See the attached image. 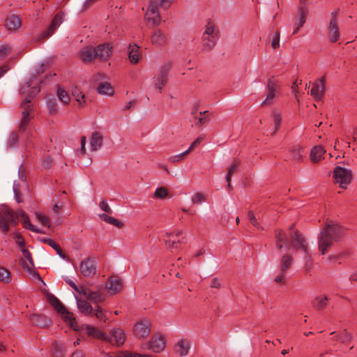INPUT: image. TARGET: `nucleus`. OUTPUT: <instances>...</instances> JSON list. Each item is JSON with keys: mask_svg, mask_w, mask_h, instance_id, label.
I'll return each instance as SVG.
<instances>
[{"mask_svg": "<svg viewBox=\"0 0 357 357\" xmlns=\"http://www.w3.org/2000/svg\"><path fill=\"white\" fill-rule=\"evenodd\" d=\"M291 231L289 236L284 234L282 230H278L275 233L276 245L279 249L284 248L285 250L294 249L296 250H302L304 253L305 260V266L308 269L311 266V254L308 250V246L305 238L297 231Z\"/></svg>", "mask_w": 357, "mask_h": 357, "instance_id": "1", "label": "nucleus"}, {"mask_svg": "<svg viewBox=\"0 0 357 357\" xmlns=\"http://www.w3.org/2000/svg\"><path fill=\"white\" fill-rule=\"evenodd\" d=\"M22 222L24 227L37 234H43V231L30 222L28 215L21 209L13 211L8 206L2 205L0 211V229L4 234H7L10 227H16L18 220Z\"/></svg>", "mask_w": 357, "mask_h": 357, "instance_id": "2", "label": "nucleus"}, {"mask_svg": "<svg viewBox=\"0 0 357 357\" xmlns=\"http://www.w3.org/2000/svg\"><path fill=\"white\" fill-rule=\"evenodd\" d=\"M342 227L332 222L327 223L318 236L319 250L324 255L334 242L337 241L343 236Z\"/></svg>", "mask_w": 357, "mask_h": 357, "instance_id": "3", "label": "nucleus"}, {"mask_svg": "<svg viewBox=\"0 0 357 357\" xmlns=\"http://www.w3.org/2000/svg\"><path fill=\"white\" fill-rule=\"evenodd\" d=\"M31 98H26L24 101L21 103V107L23 108L22 112V120L19 127V132H20V137L22 139L26 140L24 144L28 146L29 143H31L30 140V132L27 130L29 122L30 120L29 113L31 111Z\"/></svg>", "mask_w": 357, "mask_h": 357, "instance_id": "4", "label": "nucleus"}, {"mask_svg": "<svg viewBox=\"0 0 357 357\" xmlns=\"http://www.w3.org/2000/svg\"><path fill=\"white\" fill-rule=\"evenodd\" d=\"M333 178L340 188L345 189L351 183L352 172L349 169L338 166L334 169Z\"/></svg>", "mask_w": 357, "mask_h": 357, "instance_id": "5", "label": "nucleus"}, {"mask_svg": "<svg viewBox=\"0 0 357 357\" xmlns=\"http://www.w3.org/2000/svg\"><path fill=\"white\" fill-rule=\"evenodd\" d=\"M218 40L217 33L215 31L214 25L208 22L205 27L202 35V45L206 50L212 49Z\"/></svg>", "mask_w": 357, "mask_h": 357, "instance_id": "6", "label": "nucleus"}, {"mask_svg": "<svg viewBox=\"0 0 357 357\" xmlns=\"http://www.w3.org/2000/svg\"><path fill=\"white\" fill-rule=\"evenodd\" d=\"M339 10H333L330 14L328 24V38L331 43L337 42L340 36L338 25Z\"/></svg>", "mask_w": 357, "mask_h": 357, "instance_id": "7", "label": "nucleus"}, {"mask_svg": "<svg viewBox=\"0 0 357 357\" xmlns=\"http://www.w3.org/2000/svg\"><path fill=\"white\" fill-rule=\"evenodd\" d=\"M267 94L266 98L262 102L261 105L266 106L272 105L275 98L280 93V86L276 79L273 77H270L266 84Z\"/></svg>", "mask_w": 357, "mask_h": 357, "instance_id": "8", "label": "nucleus"}, {"mask_svg": "<svg viewBox=\"0 0 357 357\" xmlns=\"http://www.w3.org/2000/svg\"><path fill=\"white\" fill-rule=\"evenodd\" d=\"M145 19L153 26H158L161 23V16L159 14L157 0H149L147 10L145 13Z\"/></svg>", "mask_w": 357, "mask_h": 357, "instance_id": "9", "label": "nucleus"}, {"mask_svg": "<svg viewBox=\"0 0 357 357\" xmlns=\"http://www.w3.org/2000/svg\"><path fill=\"white\" fill-rule=\"evenodd\" d=\"M151 325L149 320L141 319L133 326V334L137 339L147 337L151 332Z\"/></svg>", "mask_w": 357, "mask_h": 357, "instance_id": "10", "label": "nucleus"}, {"mask_svg": "<svg viewBox=\"0 0 357 357\" xmlns=\"http://www.w3.org/2000/svg\"><path fill=\"white\" fill-rule=\"evenodd\" d=\"M114 46L110 43H105L95 47L96 58L100 61H108L112 55Z\"/></svg>", "mask_w": 357, "mask_h": 357, "instance_id": "11", "label": "nucleus"}, {"mask_svg": "<svg viewBox=\"0 0 357 357\" xmlns=\"http://www.w3.org/2000/svg\"><path fill=\"white\" fill-rule=\"evenodd\" d=\"M79 271L84 277H93L96 273V266L94 260L92 258L88 257L81 261Z\"/></svg>", "mask_w": 357, "mask_h": 357, "instance_id": "12", "label": "nucleus"}, {"mask_svg": "<svg viewBox=\"0 0 357 357\" xmlns=\"http://www.w3.org/2000/svg\"><path fill=\"white\" fill-rule=\"evenodd\" d=\"M170 69V65L166 64L161 67L160 73L153 78V84L155 87L161 90L166 84L168 79V73Z\"/></svg>", "mask_w": 357, "mask_h": 357, "instance_id": "13", "label": "nucleus"}, {"mask_svg": "<svg viewBox=\"0 0 357 357\" xmlns=\"http://www.w3.org/2000/svg\"><path fill=\"white\" fill-rule=\"evenodd\" d=\"M108 335L112 337V340H107V342L116 347H121L126 340L124 331L120 328L112 329Z\"/></svg>", "mask_w": 357, "mask_h": 357, "instance_id": "14", "label": "nucleus"}, {"mask_svg": "<svg viewBox=\"0 0 357 357\" xmlns=\"http://www.w3.org/2000/svg\"><path fill=\"white\" fill-rule=\"evenodd\" d=\"M191 348V342L188 339H179L174 347V353L181 356H186Z\"/></svg>", "mask_w": 357, "mask_h": 357, "instance_id": "15", "label": "nucleus"}, {"mask_svg": "<svg viewBox=\"0 0 357 357\" xmlns=\"http://www.w3.org/2000/svg\"><path fill=\"white\" fill-rule=\"evenodd\" d=\"M166 342L163 335L153 336L149 342V348L155 353H159L164 350Z\"/></svg>", "mask_w": 357, "mask_h": 357, "instance_id": "16", "label": "nucleus"}, {"mask_svg": "<svg viewBox=\"0 0 357 357\" xmlns=\"http://www.w3.org/2000/svg\"><path fill=\"white\" fill-rule=\"evenodd\" d=\"M79 56L84 63L92 62L97 59L95 47H84L79 51Z\"/></svg>", "mask_w": 357, "mask_h": 357, "instance_id": "17", "label": "nucleus"}, {"mask_svg": "<svg viewBox=\"0 0 357 357\" xmlns=\"http://www.w3.org/2000/svg\"><path fill=\"white\" fill-rule=\"evenodd\" d=\"M151 40L153 45L162 47L167 43V35L161 29H155L151 34Z\"/></svg>", "mask_w": 357, "mask_h": 357, "instance_id": "18", "label": "nucleus"}, {"mask_svg": "<svg viewBox=\"0 0 357 357\" xmlns=\"http://www.w3.org/2000/svg\"><path fill=\"white\" fill-rule=\"evenodd\" d=\"M121 280L116 277H111L106 283L105 289L109 294H115L122 289Z\"/></svg>", "mask_w": 357, "mask_h": 357, "instance_id": "19", "label": "nucleus"}, {"mask_svg": "<svg viewBox=\"0 0 357 357\" xmlns=\"http://www.w3.org/2000/svg\"><path fill=\"white\" fill-rule=\"evenodd\" d=\"M63 13H59L55 15L47 31L43 33V38L50 36L59 26L63 20Z\"/></svg>", "mask_w": 357, "mask_h": 357, "instance_id": "20", "label": "nucleus"}, {"mask_svg": "<svg viewBox=\"0 0 357 357\" xmlns=\"http://www.w3.org/2000/svg\"><path fill=\"white\" fill-rule=\"evenodd\" d=\"M324 93V78L316 80L310 90V95L316 100H320Z\"/></svg>", "mask_w": 357, "mask_h": 357, "instance_id": "21", "label": "nucleus"}, {"mask_svg": "<svg viewBox=\"0 0 357 357\" xmlns=\"http://www.w3.org/2000/svg\"><path fill=\"white\" fill-rule=\"evenodd\" d=\"M75 298L79 312L84 315L92 316L93 313V308L91 305L86 300L79 298L76 295H75Z\"/></svg>", "mask_w": 357, "mask_h": 357, "instance_id": "22", "label": "nucleus"}, {"mask_svg": "<svg viewBox=\"0 0 357 357\" xmlns=\"http://www.w3.org/2000/svg\"><path fill=\"white\" fill-rule=\"evenodd\" d=\"M86 330L87 334L94 338L102 340L105 342H107V340H112V337H110L108 335L105 334V333L99 331L95 326L87 325L86 326Z\"/></svg>", "mask_w": 357, "mask_h": 357, "instance_id": "23", "label": "nucleus"}, {"mask_svg": "<svg viewBox=\"0 0 357 357\" xmlns=\"http://www.w3.org/2000/svg\"><path fill=\"white\" fill-rule=\"evenodd\" d=\"M142 54L140 53L139 47L137 44H130L128 47V59L132 64L139 62Z\"/></svg>", "mask_w": 357, "mask_h": 357, "instance_id": "24", "label": "nucleus"}, {"mask_svg": "<svg viewBox=\"0 0 357 357\" xmlns=\"http://www.w3.org/2000/svg\"><path fill=\"white\" fill-rule=\"evenodd\" d=\"M307 13L308 12L305 5H300L298 7L297 15L294 20L295 24L302 27L306 22Z\"/></svg>", "mask_w": 357, "mask_h": 357, "instance_id": "25", "label": "nucleus"}, {"mask_svg": "<svg viewBox=\"0 0 357 357\" xmlns=\"http://www.w3.org/2000/svg\"><path fill=\"white\" fill-rule=\"evenodd\" d=\"M328 303V298L326 295H318L312 301V307L317 310H321L324 309Z\"/></svg>", "mask_w": 357, "mask_h": 357, "instance_id": "26", "label": "nucleus"}, {"mask_svg": "<svg viewBox=\"0 0 357 357\" xmlns=\"http://www.w3.org/2000/svg\"><path fill=\"white\" fill-rule=\"evenodd\" d=\"M5 26L9 30L15 31L21 26L20 19L17 15H10L7 17Z\"/></svg>", "mask_w": 357, "mask_h": 357, "instance_id": "27", "label": "nucleus"}, {"mask_svg": "<svg viewBox=\"0 0 357 357\" xmlns=\"http://www.w3.org/2000/svg\"><path fill=\"white\" fill-rule=\"evenodd\" d=\"M326 153V150L321 146H316L311 149L310 159L313 162H319L323 155Z\"/></svg>", "mask_w": 357, "mask_h": 357, "instance_id": "28", "label": "nucleus"}, {"mask_svg": "<svg viewBox=\"0 0 357 357\" xmlns=\"http://www.w3.org/2000/svg\"><path fill=\"white\" fill-rule=\"evenodd\" d=\"M102 144V136L98 132L92 134L90 139V147L91 151H96L99 149Z\"/></svg>", "mask_w": 357, "mask_h": 357, "instance_id": "29", "label": "nucleus"}, {"mask_svg": "<svg viewBox=\"0 0 357 357\" xmlns=\"http://www.w3.org/2000/svg\"><path fill=\"white\" fill-rule=\"evenodd\" d=\"M182 234L181 231H178L176 233H171L168 235V239L165 240V244L169 248H177V245L179 243V240L176 238Z\"/></svg>", "mask_w": 357, "mask_h": 357, "instance_id": "30", "label": "nucleus"}, {"mask_svg": "<svg viewBox=\"0 0 357 357\" xmlns=\"http://www.w3.org/2000/svg\"><path fill=\"white\" fill-rule=\"evenodd\" d=\"M42 241L45 243H47L50 246H51L52 248V249H54L56 252V254L59 257H61L63 259H65L66 261L68 260L67 256L63 252L59 245L57 244L55 241H54L53 240H52L50 238H44L42 240Z\"/></svg>", "mask_w": 357, "mask_h": 357, "instance_id": "31", "label": "nucleus"}, {"mask_svg": "<svg viewBox=\"0 0 357 357\" xmlns=\"http://www.w3.org/2000/svg\"><path fill=\"white\" fill-rule=\"evenodd\" d=\"M88 300L91 301L93 303L98 304L102 303L105 300V295L99 291H90L88 294Z\"/></svg>", "mask_w": 357, "mask_h": 357, "instance_id": "32", "label": "nucleus"}, {"mask_svg": "<svg viewBox=\"0 0 357 357\" xmlns=\"http://www.w3.org/2000/svg\"><path fill=\"white\" fill-rule=\"evenodd\" d=\"M22 252L23 254L24 257L29 261V264H26L24 261L22 263V265L24 268V269L26 270L27 271H31L32 268L33 267V261L31 257V252L26 248H22Z\"/></svg>", "mask_w": 357, "mask_h": 357, "instance_id": "33", "label": "nucleus"}, {"mask_svg": "<svg viewBox=\"0 0 357 357\" xmlns=\"http://www.w3.org/2000/svg\"><path fill=\"white\" fill-rule=\"evenodd\" d=\"M291 158L293 160L300 162L303 158V148L298 145H294L291 149Z\"/></svg>", "mask_w": 357, "mask_h": 357, "instance_id": "34", "label": "nucleus"}, {"mask_svg": "<svg viewBox=\"0 0 357 357\" xmlns=\"http://www.w3.org/2000/svg\"><path fill=\"white\" fill-rule=\"evenodd\" d=\"M51 305L55 308V310L60 314L66 312V307L61 303V301L54 296H51L49 298Z\"/></svg>", "mask_w": 357, "mask_h": 357, "instance_id": "35", "label": "nucleus"}, {"mask_svg": "<svg viewBox=\"0 0 357 357\" xmlns=\"http://www.w3.org/2000/svg\"><path fill=\"white\" fill-rule=\"evenodd\" d=\"M98 91L102 95L112 96L114 94V89L108 82L100 83L98 87Z\"/></svg>", "mask_w": 357, "mask_h": 357, "instance_id": "36", "label": "nucleus"}, {"mask_svg": "<svg viewBox=\"0 0 357 357\" xmlns=\"http://www.w3.org/2000/svg\"><path fill=\"white\" fill-rule=\"evenodd\" d=\"M99 217L103 221L109 223L112 225H114L117 227H121L123 225V223L121 221L118 220L117 219L113 217L109 216L108 214H99Z\"/></svg>", "mask_w": 357, "mask_h": 357, "instance_id": "37", "label": "nucleus"}, {"mask_svg": "<svg viewBox=\"0 0 357 357\" xmlns=\"http://www.w3.org/2000/svg\"><path fill=\"white\" fill-rule=\"evenodd\" d=\"M238 165H239L238 162L236 161H234L232 162L231 166L228 168V172H227V174L226 176V181L227 182V185H228L229 188H231V176L234 172H236L238 170Z\"/></svg>", "mask_w": 357, "mask_h": 357, "instance_id": "38", "label": "nucleus"}, {"mask_svg": "<svg viewBox=\"0 0 357 357\" xmlns=\"http://www.w3.org/2000/svg\"><path fill=\"white\" fill-rule=\"evenodd\" d=\"M271 116L274 123L275 128H274L273 133H275L280 126V124L282 122V116L278 111L273 110L271 113Z\"/></svg>", "mask_w": 357, "mask_h": 357, "instance_id": "39", "label": "nucleus"}, {"mask_svg": "<svg viewBox=\"0 0 357 357\" xmlns=\"http://www.w3.org/2000/svg\"><path fill=\"white\" fill-rule=\"evenodd\" d=\"M57 97L63 103L68 104L70 100V98L68 93L61 87L58 86L56 91Z\"/></svg>", "mask_w": 357, "mask_h": 357, "instance_id": "40", "label": "nucleus"}, {"mask_svg": "<svg viewBox=\"0 0 357 357\" xmlns=\"http://www.w3.org/2000/svg\"><path fill=\"white\" fill-rule=\"evenodd\" d=\"M92 316H95L101 321L106 322L108 319L102 309L98 305L95 306Z\"/></svg>", "mask_w": 357, "mask_h": 357, "instance_id": "41", "label": "nucleus"}, {"mask_svg": "<svg viewBox=\"0 0 357 357\" xmlns=\"http://www.w3.org/2000/svg\"><path fill=\"white\" fill-rule=\"evenodd\" d=\"M292 263V257L289 255H283L281 259L280 271L286 272Z\"/></svg>", "mask_w": 357, "mask_h": 357, "instance_id": "42", "label": "nucleus"}, {"mask_svg": "<svg viewBox=\"0 0 357 357\" xmlns=\"http://www.w3.org/2000/svg\"><path fill=\"white\" fill-rule=\"evenodd\" d=\"M72 95L75 98L76 101L79 103L80 106H82L85 101H84V95L82 93V91H79V89L75 87L72 91Z\"/></svg>", "mask_w": 357, "mask_h": 357, "instance_id": "43", "label": "nucleus"}, {"mask_svg": "<svg viewBox=\"0 0 357 357\" xmlns=\"http://www.w3.org/2000/svg\"><path fill=\"white\" fill-rule=\"evenodd\" d=\"M0 280L6 283L11 281L10 271L3 267H0Z\"/></svg>", "mask_w": 357, "mask_h": 357, "instance_id": "44", "label": "nucleus"}, {"mask_svg": "<svg viewBox=\"0 0 357 357\" xmlns=\"http://www.w3.org/2000/svg\"><path fill=\"white\" fill-rule=\"evenodd\" d=\"M168 196V191L164 187L157 188L154 192V197L158 199H165Z\"/></svg>", "mask_w": 357, "mask_h": 357, "instance_id": "45", "label": "nucleus"}, {"mask_svg": "<svg viewBox=\"0 0 357 357\" xmlns=\"http://www.w3.org/2000/svg\"><path fill=\"white\" fill-rule=\"evenodd\" d=\"M206 201V196L201 192L195 193L192 198V202L194 204H200Z\"/></svg>", "mask_w": 357, "mask_h": 357, "instance_id": "46", "label": "nucleus"}, {"mask_svg": "<svg viewBox=\"0 0 357 357\" xmlns=\"http://www.w3.org/2000/svg\"><path fill=\"white\" fill-rule=\"evenodd\" d=\"M352 340V335L347 332V331H344L342 332L338 337V340L341 342L342 343H347L349 342Z\"/></svg>", "mask_w": 357, "mask_h": 357, "instance_id": "47", "label": "nucleus"}, {"mask_svg": "<svg viewBox=\"0 0 357 357\" xmlns=\"http://www.w3.org/2000/svg\"><path fill=\"white\" fill-rule=\"evenodd\" d=\"M61 314L64 316V318L66 321H69L70 326L72 328H75V327L77 324V322H76L75 319L73 317V314L72 313L69 312L67 310H66V312H64L63 314Z\"/></svg>", "mask_w": 357, "mask_h": 357, "instance_id": "48", "label": "nucleus"}, {"mask_svg": "<svg viewBox=\"0 0 357 357\" xmlns=\"http://www.w3.org/2000/svg\"><path fill=\"white\" fill-rule=\"evenodd\" d=\"M13 192L15 195V199L17 202L20 203L22 202V194L20 192V188L19 184L16 182H14L13 183Z\"/></svg>", "mask_w": 357, "mask_h": 357, "instance_id": "49", "label": "nucleus"}, {"mask_svg": "<svg viewBox=\"0 0 357 357\" xmlns=\"http://www.w3.org/2000/svg\"><path fill=\"white\" fill-rule=\"evenodd\" d=\"M10 47L8 45L0 46V60L4 59L10 52Z\"/></svg>", "mask_w": 357, "mask_h": 357, "instance_id": "50", "label": "nucleus"}, {"mask_svg": "<svg viewBox=\"0 0 357 357\" xmlns=\"http://www.w3.org/2000/svg\"><path fill=\"white\" fill-rule=\"evenodd\" d=\"M36 215L38 220L40 221V222L43 225L47 226V227H50V221L46 215H45L44 214H43L41 213H36Z\"/></svg>", "mask_w": 357, "mask_h": 357, "instance_id": "51", "label": "nucleus"}, {"mask_svg": "<svg viewBox=\"0 0 357 357\" xmlns=\"http://www.w3.org/2000/svg\"><path fill=\"white\" fill-rule=\"evenodd\" d=\"M189 153L187 151H185L183 153L179 154L172 155L169 158V160L172 162H177L183 160L184 157L188 154Z\"/></svg>", "mask_w": 357, "mask_h": 357, "instance_id": "52", "label": "nucleus"}, {"mask_svg": "<svg viewBox=\"0 0 357 357\" xmlns=\"http://www.w3.org/2000/svg\"><path fill=\"white\" fill-rule=\"evenodd\" d=\"M19 136L16 132H12L10 135L8 146L10 147H14L18 142Z\"/></svg>", "mask_w": 357, "mask_h": 357, "instance_id": "53", "label": "nucleus"}, {"mask_svg": "<svg viewBox=\"0 0 357 357\" xmlns=\"http://www.w3.org/2000/svg\"><path fill=\"white\" fill-rule=\"evenodd\" d=\"M158 1V8L160 7L163 9L169 8L174 0H157Z\"/></svg>", "mask_w": 357, "mask_h": 357, "instance_id": "54", "label": "nucleus"}, {"mask_svg": "<svg viewBox=\"0 0 357 357\" xmlns=\"http://www.w3.org/2000/svg\"><path fill=\"white\" fill-rule=\"evenodd\" d=\"M248 215V219H249L250 222H251V224L253 226H255V227L259 229L260 225H259V222H257V218H256L255 214L253 213V212L249 211Z\"/></svg>", "mask_w": 357, "mask_h": 357, "instance_id": "55", "label": "nucleus"}, {"mask_svg": "<svg viewBox=\"0 0 357 357\" xmlns=\"http://www.w3.org/2000/svg\"><path fill=\"white\" fill-rule=\"evenodd\" d=\"M271 46L273 49H277L280 46V33L275 32L271 42Z\"/></svg>", "mask_w": 357, "mask_h": 357, "instance_id": "56", "label": "nucleus"}, {"mask_svg": "<svg viewBox=\"0 0 357 357\" xmlns=\"http://www.w3.org/2000/svg\"><path fill=\"white\" fill-rule=\"evenodd\" d=\"M100 208L104 211L105 212H106L108 214H111L112 213V211L111 209V208L109 207V206L108 205L107 202L105 200H102L100 202Z\"/></svg>", "mask_w": 357, "mask_h": 357, "instance_id": "57", "label": "nucleus"}, {"mask_svg": "<svg viewBox=\"0 0 357 357\" xmlns=\"http://www.w3.org/2000/svg\"><path fill=\"white\" fill-rule=\"evenodd\" d=\"M203 137H197L190 146L188 150H186L188 153H190L192 149L199 145V144L202 142Z\"/></svg>", "mask_w": 357, "mask_h": 357, "instance_id": "58", "label": "nucleus"}, {"mask_svg": "<svg viewBox=\"0 0 357 357\" xmlns=\"http://www.w3.org/2000/svg\"><path fill=\"white\" fill-rule=\"evenodd\" d=\"M208 121H209V119H208V116H204L202 117L201 116V117L197 118V121L195 123V125L198 127H200V126L204 125L205 123H206Z\"/></svg>", "mask_w": 357, "mask_h": 357, "instance_id": "59", "label": "nucleus"}, {"mask_svg": "<svg viewBox=\"0 0 357 357\" xmlns=\"http://www.w3.org/2000/svg\"><path fill=\"white\" fill-rule=\"evenodd\" d=\"M284 274H285V272L281 271L280 270L278 275L275 278V281L278 283H284L285 282Z\"/></svg>", "mask_w": 357, "mask_h": 357, "instance_id": "60", "label": "nucleus"}, {"mask_svg": "<svg viewBox=\"0 0 357 357\" xmlns=\"http://www.w3.org/2000/svg\"><path fill=\"white\" fill-rule=\"evenodd\" d=\"M15 241H16V243L22 248H24V238L22 237L21 235L18 234H15Z\"/></svg>", "mask_w": 357, "mask_h": 357, "instance_id": "61", "label": "nucleus"}, {"mask_svg": "<svg viewBox=\"0 0 357 357\" xmlns=\"http://www.w3.org/2000/svg\"><path fill=\"white\" fill-rule=\"evenodd\" d=\"M75 291L79 292L80 294L84 296L86 298H88V294L90 293L91 289H86L84 287H78V290Z\"/></svg>", "mask_w": 357, "mask_h": 357, "instance_id": "62", "label": "nucleus"}, {"mask_svg": "<svg viewBox=\"0 0 357 357\" xmlns=\"http://www.w3.org/2000/svg\"><path fill=\"white\" fill-rule=\"evenodd\" d=\"M220 287V280L216 278H214L212 279L211 282V287L212 288H219Z\"/></svg>", "mask_w": 357, "mask_h": 357, "instance_id": "63", "label": "nucleus"}, {"mask_svg": "<svg viewBox=\"0 0 357 357\" xmlns=\"http://www.w3.org/2000/svg\"><path fill=\"white\" fill-rule=\"evenodd\" d=\"M65 281L74 289L78 290V286L70 279L66 278Z\"/></svg>", "mask_w": 357, "mask_h": 357, "instance_id": "64", "label": "nucleus"}]
</instances>
